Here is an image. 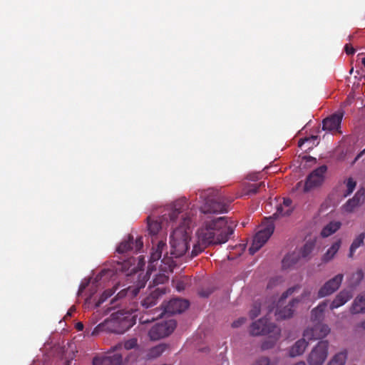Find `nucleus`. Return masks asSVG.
I'll return each mask as SVG.
<instances>
[{
    "mask_svg": "<svg viewBox=\"0 0 365 365\" xmlns=\"http://www.w3.org/2000/svg\"><path fill=\"white\" fill-rule=\"evenodd\" d=\"M195 209L190 206L185 197L169 205L163 218L178 224L170 235V255L174 257L192 259L201 253L207 247L224 244L234 232L235 225L229 223L225 217H207L196 232L197 241L193 243L190 252V242L192 232V217Z\"/></svg>",
    "mask_w": 365,
    "mask_h": 365,
    "instance_id": "obj_1",
    "label": "nucleus"
},
{
    "mask_svg": "<svg viewBox=\"0 0 365 365\" xmlns=\"http://www.w3.org/2000/svg\"><path fill=\"white\" fill-rule=\"evenodd\" d=\"M294 210L292 202L290 199L284 198L283 202L277 206V211L273 215V217L277 219L279 217H284L291 215ZM270 217L260 225L259 231L254 237L252 246L250 247V253L254 255L269 240L272 235L274 225Z\"/></svg>",
    "mask_w": 365,
    "mask_h": 365,
    "instance_id": "obj_2",
    "label": "nucleus"
},
{
    "mask_svg": "<svg viewBox=\"0 0 365 365\" xmlns=\"http://www.w3.org/2000/svg\"><path fill=\"white\" fill-rule=\"evenodd\" d=\"M135 317L136 315L130 310H120L114 312L108 319L96 327L91 335L94 336L104 331L123 334L135 324Z\"/></svg>",
    "mask_w": 365,
    "mask_h": 365,
    "instance_id": "obj_3",
    "label": "nucleus"
},
{
    "mask_svg": "<svg viewBox=\"0 0 365 365\" xmlns=\"http://www.w3.org/2000/svg\"><path fill=\"white\" fill-rule=\"evenodd\" d=\"M250 332L253 336L267 334V339L262 344V349L272 348L280 337V329L273 324L268 323L267 318L260 319L252 324Z\"/></svg>",
    "mask_w": 365,
    "mask_h": 365,
    "instance_id": "obj_4",
    "label": "nucleus"
},
{
    "mask_svg": "<svg viewBox=\"0 0 365 365\" xmlns=\"http://www.w3.org/2000/svg\"><path fill=\"white\" fill-rule=\"evenodd\" d=\"M200 197L204 202L201 206V211L204 213H220L227 210L221 195L211 189L202 191Z\"/></svg>",
    "mask_w": 365,
    "mask_h": 365,
    "instance_id": "obj_5",
    "label": "nucleus"
},
{
    "mask_svg": "<svg viewBox=\"0 0 365 365\" xmlns=\"http://www.w3.org/2000/svg\"><path fill=\"white\" fill-rule=\"evenodd\" d=\"M188 302L180 299H174L170 300L166 306H163V309H156L154 312H159L156 317L151 318L143 316L140 318V322L142 324L148 323L161 317L165 313L177 314L181 313L188 307Z\"/></svg>",
    "mask_w": 365,
    "mask_h": 365,
    "instance_id": "obj_6",
    "label": "nucleus"
},
{
    "mask_svg": "<svg viewBox=\"0 0 365 365\" xmlns=\"http://www.w3.org/2000/svg\"><path fill=\"white\" fill-rule=\"evenodd\" d=\"M329 343L327 340L319 341L307 357L309 365H324L329 355Z\"/></svg>",
    "mask_w": 365,
    "mask_h": 365,
    "instance_id": "obj_7",
    "label": "nucleus"
},
{
    "mask_svg": "<svg viewBox=\"0 0 365 365\" xmlns=\"http://www.w3.org/2000/svg\"><path fill=\"white\" fill-rule=\"evenodd\" d=\"M173 319L161 322L155 324L149 331L148 336L152 341H157L169 336L175 329Z\"/></svg>",
    "mask_w": 365,
    "mask_h": 365,
    "instance_id": "obj_8",
    "label": "nucleus"
},
{
    "mask_svg": "<svg viewBox=\"0 0 365 365\" xmlns=\"http://www.w3.org/2000/svg\"><path fill=\"white\" fill-rule=\"evenodd\" d=\"M122 354L113 351L112 347L106 354L96 356L93 360V365H122Z\"/></svg>",
    "mask_w": 365,
    "mask_h": 365,
    "instance_id": "obj_9",
    "label": "nucleus"
},
{
    "mask_svg": "<svg viewBox=\"0 0 365 365\" xmlns=\"http://www.w3.org/2000/svg\"><path fill=\"white\" fill-rule=\"evenodd\" d=\"M327 324L319 323L314 327H307L303 332V336L308 340H316L326 337L330 333Z\"/></svg>",
    "mask_w": 365,
    "mask_h": 365,
    "instance_id": "obj_10",
    "label": "nucleus"
},
{
    "mask_svg": "<svg viewBox=\"0 0 365 365\" xmlns=\"http://www.w3.org/2000/svg\"><path fill=\"white\" fill-rule=\"evenodd\" d=\"M344 275L342 274H338L326 282L318 291V297L323 298L336 292L341 284Z\"/></svg>",
    "mask_w": 365,
    "mask_h": 365,
    "instance_id": "obj_11",
    "label": "nucleus"
},
{
    "mask_svg": "<svg viewBox=\"0 0 365 365\" xmlns=\"http://www.w3.org/2000/svg\"><path fill=\"white\" fill-rule=\"evenodd\" d=\"M327 171L325 165L320 166L314 170L307 178L304 185V190L308 191L310 189L319 186L324 180V174Z\"/></svg>",
    "mask_w": 365,
    "mask_h": 365,
    "instance_id": "obj_12",
    "label": "nucleus"
},
{
    "mask_svg": "<svg viewBox=\"0 0 365 365\" xmlns=\"http://www.w3.org/2000/svg\"><path fill=\"white\" fill-rule=\"evenodd\" d=\"M364 200L365 191L364 190H359L351 199H349L344 205H343L341 210L344 213L354 212L363 205Z\"/></svg>",
    "mask_w": 365,
    "mask_h": 365,
    "instance_id": "obj_13",
    "label": "nucleus"
},
{
    "mask_svg": "<svg viewBox=\"0 0 365 365\" xmlns=\"http://www.w3.org/2000/svg\"><path fill=\"white\" fill-rule=\"evenodd\" d=\"M143 245L142 237H138L135 242L131 236H128V240H125L118 246L116 251L118 253H125L128 251L138 252Z\"/></svg>",
    "mask_w": 365,
    "mask_h": 365,
    "instance_id": "obj_14",
    "label": "nucleus"
},
{
    "mask_svg": "<svg viewBox=\"0 0 365 365\" xmlns=\"http://www.w3.org/2000/svg\"><path fill=\"white\" fill-rule=\"evenodd\" d=\"M353 297L352 289H344L331 301L329 309L331 311L344 306Z\"/></svg>",
    "mask_w": 365,
    "mask_h": 365,
    "instance_id": "obj_15",
    "label": "nucleus"
},
{
    "mask_svg": "<svg viewBox=\"0 0 365 365\" xmlns=\"http://www.w3.org/2000/svg\"><path fill=\"white\" fill-rule=\"evenodd\" d=\"M342 119V114H334L329 118H327L323 120V129L329 131L338 130L340 127Z\"/></svg>",
    "mask_w": 365,
    "mask_h": 365,
    "instance_id": "obj_16",
    "label": "nucleus"
},
{
    "mask_svg": "<svg viewBox=\"0 0 365 365\" xmlns=\"http://www.w3.org/2000/svg\"><path fill=\"white\" fill-rule=\"evenodd\" d=\"M307 338L304 336L302 339L297 341L293 346H292L289 349V356L291 357H295L302 355L306 350L309 341Z\"/></svg>",
    "mask_w": 365,
    "mask_h": 365,
    "instance_id": "obj_17",
    "label": "nucleus"
},
{
    "mask_svg": "<svg viewBox=\"0 0 365 365\" xmlns=\"http://www.w3.org/2000/svg\"><path fill=\"white\" fill-rule=\"evenodd\" d=\"M298 303L299 299H294L289 302V304L287 306L284 307V308L277 307L275 312V315L277 318L283 319L291 317L294 313V307Z\"/></svg>",
    "mask_w": 365,
    "mask_h": 365,
    "instance_id": "obj_18",
    "label": "nucleus"
},
{
    "mask_svg": "<svg viewBox=\"0 0 365 365\" xmlns=\"http://www.w3.org/2000/svg\"><path fill=\"white\" fill-rule=\"evenodd\" d=\"M349 312L352 314L365 312V293L358 294L351 303Z\"/></svg>",
    "mask_w": 365,
    "mask_h": 365,
    "instance_id": "obj_19",
    "label": "nucleus"
},
{
    "mask_svg": "<svg viewBox=\"0 0 365 365\" xmlns=\"http://www.w3.org/2000/svg\"><path fill=\"white\" fill-rule=\"evenodd\" d=\"M163 293L162 289L157 288L142 301V306L148 309L155 305Z\"/></svg>",
    "mask_w": 365,
    "mask_h": 365,
    "instance_id": "obj_20",
    "label": "nucleus"
},
{
    "mask_svg": "<svg viewBox=\"0 0 365 365\" xmlns=\"http://www.w3.org/2000/svg\"><path fill=\"white\" fill-rule=\"evenodd\" d=\"M329 302L324 300L320 302L315 308L311 312V319L313 322L321 321L323 319L325 312L327 309Z\"/></svg>",
    "mask_w": 365,
    "mask_h": 365,
    "instance_id": "obj_21",
    "label": "nucleus"
},
{
    "mask_svg": "<svg viewBox=\"0 0 365 365\" xmlns=\"http://www.w3.org/2000/svg\"><path fill=\"white\" fill-rule=\"evenodd\" d=\"M300 259L299 253L294 251L287 255L282 259V266L284 269L292 268Z\"/></svg>",
    "mask_w": 365,
    "mask_h": 365,
    "instance_id": "obj_22",
    "label": "nucleus"
},
{
    "mask_svg": "<svg viewBox=\"0 0 365 365\" xmlns=\"http://www.w3.org/2000/svg\"><path fill=\"white\" fill-rule=\"evenodd\" d=\"M165 247L166 244L164 242L160 241L158 242L156 247L153 249L150 254V264H149L148 270L153 269V265L152 264L154 262H156L161 258L163 251Z\"/></svg>",
    "mask_w": 365,
    "mask_h": 365,
    "instance_id": "obj_23",
    "label": "nucleus"
},
{
    "mask_svg": "<svg viewBox=\"0 0 365 365\" xmlns=\"http://www.w3.org/2000/svg\"><path fill=\"white\" fill-rule=\"evenodd\" d=\"M168 348L166 344H159L148 350L146 358L148 359H154L162 355Z\"/></svg>",
    "mask_w": 365,
    "mask_h": 365,
    "instance_id": "obj_24",
    "label": "nucleus"
},
{
    "mask_svg": "<svg viewBox=\"0 0 365 365\" xmlns=\"http://www.w3.org/2000/svg\"><path fill=\"white\" fill-rule=\"evenodd\" d=\"M341 245V240L340 239L334 242L323 255L322 260L325 262L331 261L339 251Z\"/></svg>",
    "mask_w": 365,
    "mask_h": 365,
    "instance_id": "obj_25",
    "label": "nucleus"
},
{
    "mask_svg": "<svg viewBox=\"0 0 365 365\" xmlns=\"http://www.w3.org/2000/svg\"><path fill=\"white\" fill-rule=\"evenodd\" d=\"M341 226V223L339 221H331L323 227L321 235L327 237L339 230Z\"/></svg>",
    "mask_w": 365,
    "mask_h": 365,
    "instance_id": "obj_26",
    "label": "nucleus"
},
{
    "mask_svg": "<svg viewBox=\"0 0 365 365\" xmlns=\"http://www.w3.org/2000/svg\"><path fill=\"white\" fill-rule=\"evenodd\" d=\"M123 347L126 350H130V349L138 348V345L137 339L136 338L129 339L125 341L123 343H119L117 345L113 346L112 349L113 351L118 353V351L121 350Z\"/></svg>",
    "mask_w": 365,
    "mask_h": 365,
    "instance_id": "obj_27",
    "label": "nucleus"
},
{
    "mask_svg": "<svg viewBox=\"0 0 365 365\" xmlns=\"http://www.w3.org/2000/svg\"><path fill=\"white\" fill-rule=\"evenodd\" d=\"M347 359V351L346 350L336 353L328 361L327 365H345Z\"/></svg>",
    "mask_w": 365,
    "mask_h": 365,
    "instance_id": "obj_28",
    "label": "nucleus"
},
{
    "mask_svg": "<svg viewBox=\"0 0 365 365\" xmlns=\"http://www.w3.org/2000/svg\"><path fill=\"white\" fill-rule=\"evenodd\" d=\"M365 239V233L361 232L354 239L350 248L349 257L352 258L354 255L356 250L361 246L364 245V240Z\"/></svg>",
    "mask_w": 365,
    "mask_h": 365,
    "instance_id": "obj_29",
    "label": "nucleus"
},
{
    "mask_svg": "<svg viewBox=\"0 0 365 365\" xmlns=\"http://www.w3.org/2000/svg\"><path fill=\"white\" fill-rule=\"evenodd\" d=\"M314 242L313 241H309L307 242L299 250L295 251L299 253V258H307L310 255L314 250Z\"/></svg>",
    "mask_w": 365,
    "mask_h": 365,
    "instance_id": "obj_30",
    "label": "nucleus"
},
{
    "mask_svg": "<svg viewBox=\"0 0 365 365\" xmlns=\"http://www.w3.org/2000/svg\"><path fill=\"white\" fill-rule=\"evenodd\" d=\"M148 227L151 235H156L161 228V224L157 220L149 217L148 218Z\"/></svg>",
    "mask_w": 365,
    "mask_h": 365,
    "instance_id": "obj_31",
    "label": "nucleus"
},
{
    "mask_svg": "<svg viewBox=\"0 0 365 365\" xmlns=\"http://www.w3.org/2000/svg\"><path fill=\"white\" fill-rule=\"evenodd\" d=\"M145 286V284H142L141 286L138 288H131L128 287V289H123L118 294V297L119 298L123 297L124 296L129 294L132 297H135L138 294L139 292V290L140 288L143 287Z\"/></svg>",
    "mask_w": 365,
    "mask_h": 365,
    "instance_id": "obj_32",
    "label": "nucleus"
},
{
    "mask_svg": "<svg viewBox=\"0 0 365 365\" xmlns=\"http://www.w3.org/2000/svg\"><path fill=\"white\" fill-rule=\"evenodd\" d=\"M300 289V286L299 284H296L293 287H289L286 292H284L279 299V303L281 304L282 301L287 299L288 297L292 295L293 294L297 292Z\"/></svg>",
    "mask_w": 365,
    "mask_h": 365,
    "instance_id": "obj_33",
    "label": "nucleus"
},
{
    "mask_svg": "<svg viewBox=\"0 0 365 365\" xmlns=\"http://www.w3.org/2000/svg\"><path fill=\"white\" fill-rule=\"evenodd\" d=\"M345 185H346V190H345V193L344 195V197H346L354 191V190L356 187V182L353 179L349 178L345 182Z\"/></svg>",
    "mask_w": 365,
    "mask_h": 365,
    "instance_id": "obj_34",
    "label": "nucleus"
},
{
    "mask_svg": "<svg viewBox=\"0 0 365 365\" xmlns=\"http://www.w3.org/2000/svg\"><path fill=\"white\" fill-rule=\"evenodd\" d=\"M252 365H276L269 358L262 356L256 359Z\"/></svg>",
    "mask_w": 365,
    "mask_h": 365,
    "instance_id": "obj_35",
    "label": "nucleus"
},
{
    "mask_svg": "<svg viewBox=\"0 0 365 365\" xmlns=\"http://www.w3.org/2000/svg\"><path fill=\"white\" fill-rule=\"evenodd\" d=\"M264 182H260L259 184H252L249 186L247 194H255L257 193L260 187H264Z\"/></svg>",
    "mask_w": 365,
    "mask_h": 365,
    "instance_id": "obj_36",
    "label": "nucleus"
},
{
    "mask_svg": "<svg viewBox=\"0 0 365 365\" xmlns=\"http://www.w3.org/2000/svg\"><path fill=\"white\" fill-rule=\"evenodd\" d=\"M114 291L113 289L106 290L103 294L101 295L99 302H98V306H99L101 303H103L105 300H106L108 297L113 295Z\"/></svg>",
    "mask_w": 365,
    "mask_h": 365,
    "instance_id": "obj_37",
    "label": "nucleus"
},
{
    "mask_svg": "<svg viewBox=\"0 0 365 365\" xmlns=\"http://www.w3.org/2000/svg\"><path fill=\"white\" fill-rule=\"evenodd\" d=\"M260 312V307L258 304H255L253 308L250 310V316L252 318L257 317Z\"/></svg>",
    "mask_w": 365,
    "mask_h": 365,
    "instance_id": "obj_38",
    "label": "nucleus"
},
{
    "mask_svg": "<svg viewBox=\"0 0 365 365\" xmlns=\"http://www.w3.org/2000/svg\"><path fill=\"white\" fill-rule=\"evenodd\" d=\"M317 136H312L311 138L301 139V140H299V141L298 143V145H299V147H302L305 143L309 142V141H312V144L314 145L315 141L317 140Z\"/></svg>",
    "mask_w": 365,
    "mask_h": 365,
    "instance_id": "obj_39",
    "label": "nucleus"
},
{
    "mask_svg": "<svg viewBox=\"0 0 365 365\" xmlns=\"http://www.w3.org/2000/svg\"><path fill=\"white\" fill-rule=\"evenodd\" d=\"M311 294V291L309 289H304L302 294L300 295L299 298H297L299 299V302L302 300H304L307 298H309Z\"/></svg>",
    "mask_w": 365,
    "mask_h": 365,
    "instance_id": "obj_40",
    "label": "nucleus"
},
{
    "mask_svg": "<svg viewBox=\"0 0 365 365\" xmlns=\"http://www.w3.org/2000/svg\"><path fill=\"white\" fill-rule=\"evenodd\" d=\"M245 322V319L244 317H241L240 319H238L237 320L235 321L232 326L233 327H239L240 326H241L242 324H244Z\"/></svg>",
    "mask_w": 365,
    "mask_h": 365,
    "instance_id": "obj_41",
    "label": "nucleus"
},
{
    "mask_svg": "<svg viewBox=\"0 0 365 365\" xmlns=\"http://www.w3.org/2000/svg\"><path fill=\"white\" fill-rule=\"evenodd\" d=\"M176 289L180 292L185 289V284L182 281H178L176 284Z\"/></svg>",
    "mask_w": 365,
    "mask_h": 365,
    "instance_id": "obj_42",
    "label": "nucleus"
},
{
    "mask_svg": "<svg viewBox=\"0 0 365 365\" xmlns=\"http://www.w3.org/2000/svg\"><path fill=\"white\" fill-rule=\"evenodd\" d=\"M162 262L168 265L169 268L172 267L173 265V262L170 260V259L167 258L166 257H164L162 259Z\"/></svg>",
    "mask_w": 365,
    "mask_h": 365,
    "instance_id": "obj_43",
    "label": "nucleus"
},
{
    "mask_svg": "<svg viewBox=\"0 0 365 365\" xmlns=\"http://www.w3.org/2000/svg\"><path fill=\"white\" fill-rule=\"evenodd\" d=\"M345 51L347 54H353L354 53V49L353 47L349 45L345 46Z\"/></svg>",
    "mask_w": 365,
    "mask_h": 365,
    "instance_id": "obj_44",
    "label": "nucleus"
},
{
    "mask_svg": "<svg viewBox=\"0 0 365 365\" xmlns=\"http://www.w3.org/2000/svg\"><path fill=\"white\" fill-rule=\"evenodd\" d=\"M76 329L78 330V331H82L83 329V324L82 322H78L76 324Z\"/></svg>",
    "mask_w": 365,
    "mask_h": 365,
    "instance_id": "obj_45",
    "label": "nucleus"
},
{
    "mask_svg": "<svg viewBox=\"0 0 365 365\" xmlns=\"http://www.w3.org/2000/svg\"><path fill=\"white\" fill-rule=\"evenodd\" d=\"M75 310H76L75 307H74V306H72V307L69 309V310L68 311V312H67V314H66V317H68V316H71V315L72 314V313H73V312H75Z\"/></svg>",
    "mask_w": 365,
    "mask_h": 365,
    "instance_id": "obj_46",
    "label": "nucleus"
},
{
    "mask_svg": "<svg viewBox=\"0 0 365 365\" xmlns=\"http://www.w3.org/2000/svg\"><path fill=\"white\" fill-rule=\"evenodd\" d=\"M356 278L359 279H361L363 277V274H362V272L361 271H358L356 273Z\"/></svg>",
    "mask_w": 365,
    "mask_h": 365,
    "instance_id": "obj_47",
    "label": "nucleus"
},
{
    "mask_svg": "<svg viewBox=\"0 0 365 365\" xmlns=\"http://www.w3.org/2000/svg\"><path fill=\"white\" fill-rule=\"evenodd\" d=\"M86 284H81L80 286V288H79L78 294H80V293L83 291V289L86 288Z\"/></svg>",
    "mask_w": 365,
    "mask_h": 365,
    "instance_id": "obj_48",
    "label": "nucleus"
},
{
    "mask_svg": "<svg viewBox=\"0 0 365 365\" xmlns=\"http://www.w3.org/2000/svg\"><path fill=\"white\" fill-rule=\"evenodd\" d=\"M210 292H207V293H204V292H200V294L202 296V297H208L209 294H210Z\"/></svg>",
    "mask_w": 365,
    "mask_h": 365,
    "instance_id": "obj_49",
    "label": "nucleus"
},
{
    "mask_svg": "<svg viewBox=\"0 0 365 365\" xmlns=\"http://www.w3.org/2000/svg\"><path fill=\"white\" fill-rule=\"evenodd\" d=\"M360 327L365 329V320L360 324Z\"/></svg>",
    "mask_w": 365,
    "mask_h": 365,
    "instance_id": "obj_50",
    "label": "nucleus"
},
{
    "mask_svg": "<svg viewBox=\"0 0 365 365\" xmlns=\"http://www.w3.org/2000/svg\"><path fill=\"white\" fill-rule=\"evenodd\" d=\"M294 365H306V364L304 361H299L294 364Z\"/></svg>",
    "mask_w": 365,
    "mask_h": 365,
    "instance_id": "obj_51",
    "label": "nucleus"
},
{
    "mask_svg": "<svg viewBox=\"0 0 365 365\" xmlns=\"http://www.w3.org/2000/svg\"><path fill=\"white\" fill-rule=\"evenodd\" d=\"M364 152H365V149L363 150V152H361V154H359V155H357V157L356 158V159H355V160H357V158H359V157H360V155H361Z\"/></svg>",
    "mask_w": 365,
    "mask_h": 365,
    "instance_id": "obj_52",
    "label": "nucleus"
},
{
    "mask_svg": "<svg viewBox=\"0 0 365 365\" xmlns=\"http://www.w3.org/2000/svg\"><path fill=\"white\" fill-rule=\"evenodd\" d=\"M362 63H363V65L365 66V58H364L362 59Z\"/></svg>",
    "mask_w": 365,
    "mask_h": 365,
    "instance_id": "obj_53",
    "label": "nucleus"
}]
</instances>
